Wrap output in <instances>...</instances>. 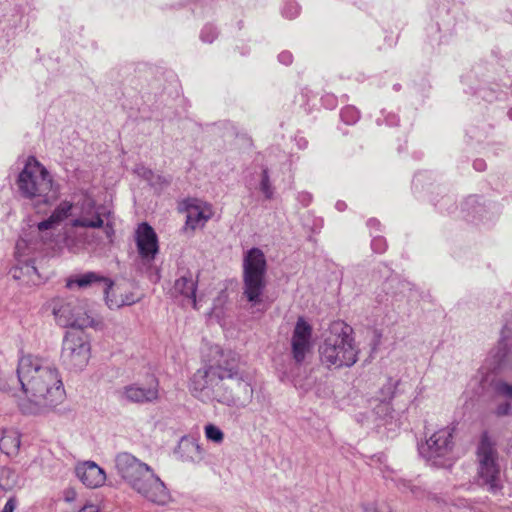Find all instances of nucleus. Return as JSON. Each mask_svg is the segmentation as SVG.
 Here are the masks:
<instances>
[{
  "label": "nucleus",
  "instance_id": "nucleus-1",
  "mask_svg": "<svg viewBox=\"0 0 512 512\" xmlns=\"http://www.w3.org/2000/svg\"><path fill=\"white\" fill-rule=\"evenodd\" d=\"M218 353L217 360L193 374L192 395L203 403L217 402L238 409L247 407L254 395L251 378L240 369L235 352L219 350Z\"/></svg>",
  "mask_w": 512,
  "mask_h": 512
},
{
  "label": "nucleus",
  "instance_id": "nucleus-2",
  "mask_svg": "<svg viewBox=\"0 0 512 512\" xmlns=\"http://www.w3.org/2000/svg\"><path fill=\"white\" fill-rule=\"evenodd\" d=\"M17 377L26 398L19 409L26 415H39L50 411L64 397L65 391L59 371L46 358L25 355L19 359Z\"/></svg>",
  "mask_w": 512,
  "mask_h": 512
},
{
  "label": "nucleus",
  "instance_id": "nucleus-3",
  "mask_svg": "<svg viewBox=\"0 0 512 512\" xmlns=\"http://www.w3.org/2000/svg\"><path fill=\"white\" fill-rule=\"evenodd\" d=\"M115 469L121 479L137 494L157 505H165L171 496L165 483L152 467L128 452L118 453Z\"/></svg>",
  "mask_w": 512,
  "mask_h": 512
},
{
  "label": "nucleus",
  "instance_id": "nucleus-4",
  "mask_svg": "<svg viewBox=\"0 0 512 512\" xmlns=\"http://www.w3.org/2000/svg\"><path fill=\"white\" fill-rule=\"evenodd\" d=\"M353 329L345 323H336L319 345L320 361L328 368L351 367L358 360L359 349Z\"/></svg>",
  "mask_w": 512,
  "mask_h": 512
},
{
  "label": "nucleus",
  "instance_id": "nucleus-5",
  "mask_svg": "<svg viewBox=\"0 0 512 512\" xmlns=\"http://www.w3.org/2000/svg\"><path fill=\"white\" fill-rule=\"evenodd\" d=\"M242 267V296L252 306L259 305L266 288L267 261L264 252L257 247L247 250Z\"/></svg>",
  "mask_w": 512,
  "mask_h": 512
},
{
  "label": "nucleus",
  "instance_id": "nucleus-6",
  "mask_svg": "<svg viewBox=\"0 0 512 512\" xmlns=\"http://www.w3.org/2000/svg\"><path fill=\"white\" fill-rule=\"evenodd\" d=\"M17 186L22 197L36 204H47L51 198L49 194L53 190V180L47 169L31 157L18 175Z\"/></svg>",
  "mask_w": 512,
  "mask_h": 512
},
{
  "label": "nucleus",
  "instance_id": "nucleus-7",
  "mask_svg": "<svg viewBox=\"0 0 512 512\" xmlns=\"http://www.w3.org/2000/svg\"><path fill=\"white\" fill-rule=\"evenodd\" d=\"M477 483L492 494H497L503 488L498 452L489 437L482 436L477 447Z\"/></svg>",
  "mask_w": 512,
  "mask_h": 512
},
{
  "label": "nucleus",
  "instance_id": "nucleus-8",
  "mask_svg": "<svg viewBox=\"0 0 512 512\" xmlns=\"http://www.w3.org/2000/svg\"><path fill=\"white\" fill-rule=\"evenodd\" d=\"M454 428L445 427L435 431L418 446L420 455L435 467H450L453 460Z\"/></svg>",
  "mask_w": 512,
  "mask_h": 512
},
{
  "label": "nucleus",
  "instance_id": "nucleus-9",
  "mask_svg": "<svg viewBox=\"0 0 512 512\" xmlns=\"http://www.w3.org/2000/svg\"><path fill=\"white\" fill-rule=\"evenodd\" d=\"M52 312L63 327L83 330L94 325V319L88 315L82 301L70 298H55L52 300Z\"/></svg>",
  "mask_w": 512,
  "mask_h": 512
},
{
  "label": "nucleus",
  "instance_id": "nucleus-10",
  "mask_svg": "<svg viewBox=\"0 0 512 512\" xmlns=\"http://www.w3.org/2000/svg\"><path fill=\"white\" fill-rule=\"evenodd\" d=\"M90 345L82 332L68 331L62 343L61 360L69 369L82 370L89 360Z\"/></svg>",
  "mask_w": 512,
  "mask_h": 512
},
{
  "label": "nucleus",
  "instance_id": "nucleus-11",
  "mask_svg": "<svg viewBox=\"0 0 512 512\" xmlns=\"http://www.w3.org/2000/svg\"><path fill=\"white\" fill-rule=\"evenodd\" d=\"M312 332V326L303 317H299L290 340L291 356L297 366L305 364L312 354Z\"/></svg>",
  "mask_w": 512,
  "mask_h": 512
},
{
  "label": "nucleus",
  "instance_id": "nucleus-12",
  "mask_svg": "<svg viewBox=\"0 0 512 512\" xmlns=\"http://www.w3.org/2000/svg\"><path fill=\"white\" fill-rule=\"evenodd\" d=\"M138 254L145 265H151L159 252L158 237L154 229L146 222L138 225L135 232Z\"/></svg>",
  "mask_w": 512,
  "mask_h": 512
},
{
  "label": "nucleus",
  "instance_id": "nucleus-13",
  "mask_svg": "<svg viewBox=\"0 0 512 512\" xmlns=\"http://www.w3.org/2000/svg\"><path fill=\"white\" fill-rule=\"evenodd\" d=\"M487 387L495 399L512 400V364L503 363L487 376Z\"/></svg>",
  "mask_w": 512,
  "mask_h": 512
},
{
  "label": "nucleus",
  "instance_id": "nucleus-14",
  "mask_svg": "<svg viewBox=\"0 0 512 512\" xmlns=\"http://www.w3.org/2000/svg\"><path fill=\"white\" fill-rule=\"evenodd\" d=\"M122 399L137 404L153 403L159 398V382L151 376L146 383H133L123 387Z\"/></svg>",
  "mask_w": 512,
  "mask_h": 512
},
{
  "label": "nucleus",
  "instance_id": "nucleus-15",
  "mask_svg": "<svg viewBox=\"0 0 512 512\" xmlns=\"http://www.w3.org/2000/svg\"><path fill=\"white\" fill-rule=\"evenodd\" d=\"M77 478L87 487L96 488L104 484L105 472L95 462L86 461L75 468Z\"/></svg>",
  "mask_w": 512,
  "mask_h": 512
},
{
  "label": "nucleus",
  "instance_id": "nucleus-16",
  "mask_svg": "<svg viewBox=\"0 0 512 512\" xmlns=\"http://www.w3.org/2000/svg\"><path fill=\"white\" fill-rule=\"evenodd\" d=\"M13 279L24 286H33L41 283V276L33 261L19 262L10 270Z\"/></svg>",
  "mask_w": 512,
  "mask_h": 512
},
{
  "label": "nucleus",
  "instance_id": "nucleus-17",
  "mask_svg": "<svg viewBox=\"0 0 512 512\" xmlns=\"http://www.w3.org/2000/svg\"><path fill=\"white\" fill-rule=\"evenodd\" d=\"M104 283L105 295L112 289L113 282L104 276L99 275L96 272H86L84 274L76 275L67 280L66 287L72 288L74 285L79 288H87L94 284Z\"/></svg>",
  "mask_w": 512,
  "mask_h": 512
},
{
  "label": "nucleus",
  "instance_id": "nucleus-18",
  "mask_svg": "<svg viewBox=\"0 0 512 512\" xmlns=\"http://www.w3.org/2000/svg\"><path fill=\"white\" fill-rule=\"evenodd\" d=\"M198 281L193 278L191 272L187 271L184 275L180 276L174 284V293L182 296L192 303L196 308V291Z\"/></svg>",
  "mask_w": 512,
  "mask_h": 512
},
{
  "label": "nucleus",
  "instance_id": "nucleus-19",
  "mask_svg": "<svg viewBox=\"0 0 512 512\" xmlns=\"http://www.w3.org/2000/svg\"><path fill=\"white\" fill-rule=\"evenodd\" d=\"M73 208V204L69 201L61 202L51 213V215L38 223V230L45 231L48 229H52L55 226L62 223L65 219H67L71 215V211Z\"/></svg>",
  "mask_w": 512,
  "mask_h": 512
},
{
  "label": "nucleus",
  "instance_id": "nucleus-20",
  "mask_svg": "<svg viewBox=\"0 0 512 512\" xmlns=\"http://www.w3.org/2000/svg\"><path fill=\"white\" fill-rule=\"evenodd\" d=\"M179 452L185 461L198 463L205 457V450L199 442L193 438L183 437L179 443Z\"/></svg>",
  "mask_w": 512,
  "mask_h": 512
},
{
  "label": "nucleus",
  "instance_id": "nucleus-21",
  "mask_svg": "<svg viewBox=\"0 0 512 512\" xmlns=\"http://www.w3.org/2000/svg\"><path fill=\"white\" fill-rule=\"evenodd\" d=\"M21 445L20 433L16 430H4L0 439V450L7 456L18 454Z\"/></svg>",
  "mask_w": 512,
  "mask_h": 512
},
{
  "label": "nucleus",
  "instance_id": "nucleus-22",
  "mask_svg": "<svg viewBox=\"0 0 512 512\" xmlns=\"http://www.w3.org/2000/svg\"><path fill=\"white\" fill-rule=\"evenodd\" d=\"M210 217L211 213H205V211L199 206L189 205L187 207L186 227L190 228L191 230H195L198 227H203L210 219Z\"/></svg>",
  "mask_w": 512,
  "mask_h": 512
},
{
  "label": "nucleus",
  "instance_id": "nucleus-23",
  "mask_svg": "<svg viewBox=\"0 0 512 512\" xmlns=\"http://www.w3.org/2000/svg\"><path fill=\"white\" fill-rule=\"evenodd\" d=\"M139 296L133 292L120 294L115 298H111L109 291L106 294V303L110 309L120 308L122 306H130L139 301Z\"/></svg>",
  "mask_w": 512,
  "mask_h": 512
},
{
  "label": "nucleus",
  "instance_id": "nucleus-24",
  "mask_svg": "<svg viewBox=\"0 0 512 512\" xmlns=\"http://www.w3.org/2000/svg\"><path fill=\"white\" fill-rule=\"evenodd\" d=\"M393 481H395L397 487L405 492L407 490L410 491V493L417 499H422L425 497L426 495V491L424 489H422L421 487L419 486H416V485H413L411 484L410 481H407L405 479H401V478H392Z\"/></svg>",
  "mask_w": 512,
  "mask_h": 512
},
{
  "label": "nucleus",
  "instance_id": "nucleus-25",
  "mask_svg": "<svg viewBox=\"0 0 512 512\" xmlns=\"http://www.w3.org/2000/svg\"><path fill=\"white\" fill-rule=\"evenodd\" d=\"M259 189L263 193L265 199L271 200L273 198L274 188L271 184L269 170L267 167L262 169Z\"/></svg>",
  "mask_w": 512,
  "mask_h": 512
},
{
  "label": "nucleus",
  "instance_id": "nucleus-26",
  "mask_svg": "<svg viewBox=\"0 0 512 512\" xmlns=\"http://www.w3.org/2000/svg\"><path fill=\"white\" fill-rule=\"evenodd\" d=\"M463 210L467 211L468 215L472 214V220L476 219L484 210L483 206L479 203L478 196H469L463 203Z\"/></svg>",
  "mask_w": 512,
  "mask_h": 512
},
{
  "label": "nucleus",
  "instance_id": "nucleus-27",
  "mask_svg": "<svg viewBox=\"0 0 512 512\" xmlns=\"http://www.w3.org/2000/svg\"><path fill=\"white\" fill-rule=\"evenodd\" d=\"M103 219L99 212H96L93 219L80 218L71 221L72 227H84V228H101L103 226Z\"/></svg>",
  "mask_w": 512,
  "mask_h": 512
},
{
  "label": "nucleus",
  "instance_id": "nucleus-28",
  "mask_svg": "<svg viewBox=\"0 0 512 512\" xmlns=\"http://www.w3.org/2000/svg\"><path fill=\"white\" fill-rule=\"evenodd\" d=\"M205 437L207 440L215 443V444H221L224 440V433L223 431L214 424H207L204 427Z\"/></svg>",
  "mask_w": 512,
  "mask_h": 512
},
{
  "label": "nucleus",
  "instance_id": "nucleus-29",
  "mask_svg": "<svg viewBox=\"0 0 512 512\" xmlns=\"http://www.w3.org/2000/svg\"><path fill=\"white\" fill-rule=\"evenodd\" d=\"M340 117L348 125L355 124L359 118V111L354 106H346L341 110Z\"/></svg>",
  "mask_w": 512,
  "mask_h": 512
},
{
  "label": "nucleus",
  "instance_id": "nucleus-30",
  "mask_svg": "<svg viewBox=\"0 0 512 512\" xmlns=\"http://www.w3.org/2000/svg\"><path fill=\"white\" fill-rule=\"evenodd\" d=\"M218 30L212 24L205 25L200 33V39L204 43H212L218 37Z\"/></svg>",
  "mask_w": 512,
  "mask_h": 512
},
{
  "label": "nucleus",
  "instance_id": "nucleus-31",
  "mask_svg": "<svg viewBox=\"0 0 512 512\" xmlns=\"http://www.w3.org/2000/svg\"><path fill=\"white\" fill-rule=\"evenodd\" d=\"M299 5L294 1H288L282 8V15L288 19H293L299 14Z\"/></svg>",
  "mask_w": 512,
  "mask_h": 512
},
{
  "label": "nucleus",
  "instance_id": "nucleus-32",
  "mask_svg": "<svg viewBox=\"0 0 512 512\" xmlns=\"http://www.w3.org/2000/svg\"><path fill=\"white\" fill-rule=\"evenodd\" d=\"M512 400H504L499 403L494 410V413L498 417L509 416L512 413Z\"/></svg>",
  "mask_w": 512,
  "mask_h": 512
},
{
  "label": "nucleus",
  "instance_id": "nucleus-33",
  "mask_svg": "<svg viewBox=\"0 0 512 512\" xmlns=\"http://www.w3.org/2000/svg\"><path fill=\"white\" fill-rule=\"evenodd\" d=\"M500 343L504 345V347L512 344V323L507 321L501 331V339Z\"/></svg>",
  "mask_w": 512,
  "mask_h": 512
},
{
  "label": "nucleus",
  "instance_id": "nucleus-34",
  "mask_svg": "<svg viewBox=\"0 0 512 512\" xmlns=\"http://www.w3.org/2000/svg\"><path fill=\"white\" fill-rule=\"evenodd\" d=\"M364 512H391V508L384 502L363 504Z\"/></svg>",
  "mask_w": 512,
  "mask_h": 512
},
{
  "label": "nucleus",
  "instance_id": "nucleus-35",
  "mask_svg": "<svg viewBox=\"0 0 512 512\" xmlns=\"http://www.w3.org/2000/svg\"><path fill=\"white\" fill-rule=\"evenodd\" d=\"M386 240L378 235L373 236L371 241V248L376 253H383L386 250Z\"/></svg>",
  "mask_w": 512,
  "mask_h": 512
},
{
  "label": "nucleus",
  "instance_id": "nucleus-36",
  "mask_svg": "<svg viewBox=\"0 0 512 512\" xmlns=\"http://www.w3.org/2000/svg\"><path fill=\"white\" fill-rule=\"evenodd\" d=\"M477 94L480 98L487 102H492L493 100L498 98V94L496 91L482 87L477 91Z\"/></svg>",
  "mask_w": 512,
  "mask_h": 512
},
{
  "label": "nucleus",
  "instance_id": "nucleus-37",
  "mask_svg": "<svg viewBox=\"0 0 512 512\" xmlns=\"http://www.w3.org/2000/svg\"><path fill=\"white\" fill-rule=\"evenodd\" d=\"M278 60H279L280 63H282L284 65H290L292 63V60H293L292 53L289 52V51H282L278 55Z\"/></svg>",
  "mask_w": 512,
  "mask_h": 512
},
{
  "label": "nucleus",
  "instance_id": "nucleus-38",
  "mask_svg": "<svg viewBox=\"0 0 512 512\" xmlns=\"http://www.w3.org/2000/svg\"><path fill=\"white\" fill-rule=\"evenodd\" d=\"M16 506L17 499L16 497L12 496L7 500L1 512H14Z\"/></svg>",
  "mask_w": 512,
  "mask_h": 512
},
{
  "label": "nucleus",
  "instance_id": "nucleus-39",
  "mask_svg": "<svg viewBox=\"0 0 512 512\" xmlns=\"http://www.w3.org/2000/svg\"><path fill=\"white\" fill-rule=\"evenodd\" d=\"M298 200L304 205L308 206L310 202L312 201V196L310 193L302 192L298 196Z\"/></svg>",
  "mask_w": 512,
  "mask_h": 512
},
{
  "label": "nucleus",
  "instance_id": "nucleus-40",
  "mask_svg": "<svg viewBox=\"0 0 512 512\" xmlns=\"http://www.w3.org/2000/svg\"><path fill=\"white\" fill-rule=\"evenodd\" d=\"M76 492L73 488H68L64 492V500L66 502H73L76 499Z\"/></svg>",
  "mask_w": 512,
  "mask_h": 512
},
{
  "label": "nucleus",
  "instance_id": "nucleus-41",
  "mask_svg": "<svg viewBox=\"0 0 512 512\" xmlns=\"http://www.w3.org/2000/svg\"><path fill=\"white\" fill-rule=\"evenodd\" d=\"M396 385H397V382H392L391 379L389 380L388 386H387L388 393L383 396V400L390 399L393 397L394 389L396 388Z\"/></svg>",
  "mask_w": 512,
  "mask_h": 512
},
{
  "label": "nucleus",
  "instance_id": "nucleus-42",
  "mask_svg": "<svg viewBox=\"0 0 512 512\" xmlns=\"http://www.w3.org/2000/svg\"><path fill=\"white\" fill-rule=\"evenodd\" d=\"M322 101L328 108H334L336 106V99L333 96L327 95L322 98Z\"/></svg>",
  "mask_w": 512,
  "mask_h": 512
},
{
  "label": "nucleus",
  "instance_id": "nucleus-43",
  "mask_svg": "<svg viewBox=\"0 0 512 512\" xmlns=\"http://www.w3.org/2000/svg\"><path fill=\"white\" fill-rule=\"evenodd\" d=\"M398 121V117L395 114L389 113L387 116H385V123L388 126H396Z\"/></svg>",
  "mask_w": 512,
  "mask_h": 512
},
{
  "label": "nucleus",
  "instance_id": "nucleus-44",
  "mask_svg": "<svg viewBox=\"0 0 512 512\" xmlns=\"http://www.w3.org/2000/svg\"><path fill=\"white\" fill-rule=\"evenodd\" d=\"M473 167L475 170L477 171H484L485 168H486V163L484 160L482 159H476L474 162H473Z\"/></svg>",
  "mask_w": 512,
  "mask_h": 512
},
{
  "label": "nucleus",
  "instance_id": "nucleus-45",
  "mask_svg": "<svg viewBox=\"0 0 512 512\" xmlns=\"http://www.w3.org/2000/svg\"><path fill=\"white\" fill-rule=\"evenodd\" d=\"M372 463L379 462L381 465L386 462V456L384 454L374 455L371 458Z\"/></svg>",
  "mask_w": 512,
  "mask_h": 512
},
{
  "label": "nucleus",
  "instance_id": "nucleus-46",
  "mask_svg": "<svg viewBox=\"0 0 512 512\" xmlns=\"http://www.w3.org/2000/svg\"><path fill=\"white\" fill-rule=\"evenodd\" d=\"M380 225L379 221L377 219H369L368 222H367V226L372 229V228H377L378 226Z\"/></svg>",
  "mask_w": 512,
  "mask_h": 512
},
{
  "label": "nucleus",
  "instance_id": "nucleus-47",
  "mask_svg": "<svg viewBox=\"0 0 512 512\" xmlns=\"http://www.w3.org/2000/svg\"><path fill=\"white\" fill-rule=\"evenodd\" d=\"M346 207H347V205H346V203H345V202H343V201H338V202L336 203V209H337L338 211H344V210L346 209Z\"/></svg>",
  "mask_w": 512,
  "mask_h": 512
},
{
  "label": "nucleus",
  "instance_id": "nucleus-48",
  "mask_svg": "<svg viewBox=\"0 0 512 512\" xmlns=\"http://www.w3.org/2000/svg\"><path fill=\"white\" fill-rule=\"evenodd\" d=\"M85 205H87V207H88L89 209H94V207H95V202H94V200H93V199H87V200H85Z\"/></svg>",
  "mask_w": 512,
  "mask_h": 512
},
{
  "label": "nucleus",
  "instance_id": "nucleus-49",
  "mask_svg": "<svg viewBox=\"0 0 512 512\" xmlns=\"http://www.w3.org/2000/svg\"><path fill=\"white\" fill-rule=\"evenodd\" d=\"M394 282H397V283L399 282L397 277H391V278H389V279L386 281V283H385V288H386L388 285L390 286V285H391L392 283H394Z\"/></svg>",
  "mask_w": 512,
  "mask_h": 512
},
{
  "label": "nucleus",
  "instance_id": "nucleus-50",
  "mask_svg": "<svg viewBox=\"0 0 512 512\" xmlns=\"http://www.w3.org/2000/svg\"><path fill=\"white\" fill-rule=\"evenodd\" d=\"M105 232H106L107 236L110 237V235L114 233V230L111 225L107 224L105 227Z\"/></svg>",
  "mask_w": 512,
  "mask_h": 512
},
{
  "label": "nucleus",
  "instance_id": "nucleus-51",
  "mask_svg": "<svg viewBox=\"0 0 512 512\" xmlns=\"http://www.w3.org/2000/svg\"><path fill=\"white\" fill-rule=\"evenodd\" d=\"M382 411H387L389 409V405L388 403H384L382 402L379 406H378Z\"/></svg>",
  "mask_w": 512,
  "mask_h": 512
},
{
  "label": "nucleus",
  "instance_id": "nucleus-52",
  "mask_svg": "<svg viewBox=\"0 0 512 512\" xmlns=\"http://www.w3.org/2000/svg\"><path fill=\"white\" fill-rule=\"evenodd\" d=\"M298 145H299L300 147H306V145H307V141H306L305 139L301 138V139L299 140V142H298Z\"/></svg>",
  "mask_w": 512,
  "mask_h": 512
},
{
  "label": "nucleus",
  "instance_id": "nucleus-53",
  "mask_svg": "<svg viewBox=\"0 0 512 512\" xmlns=\"http://www.w3.org/2000/svg\"><path fill=\"white\" fill-rule=\"evenodd\" d=\"M394 89H395L396 91H398V90L400 89V85H399V84H395V85H394Z\"/></svg>",
  "mask_w": 512,
  "mask_h": 512
},
{
  "label": "nucleus",
  "instance_id": "nucleus-54",
  "mask_svg": "<svg viewBox=\"0 0 512 512\" xmlns=\"http://www.w3.org/2000/svg\"><path fill=\"white\" fill-rule=\"evenodd\" d=\"M509 117L512 119V109L508 112Z\"/></svg>",
  "mask_w": 512,
  "mask_h": 512
},
{
  "label": "nucleus",
  "instance_id": "nucleus-55",
  "mask_svg": "<svg viewBox=\"0 0 512 512\" xmlns=\"http://www.w3.org/2000/svg\"><path fill=\"white\" fill-rule=\"evenodd\" d=\"M6 472H7L8 475L14 474L11 470H7Z\"/></svg>",
  "mask_w": 512,
  "mask_h": 512
}]
</instances>
